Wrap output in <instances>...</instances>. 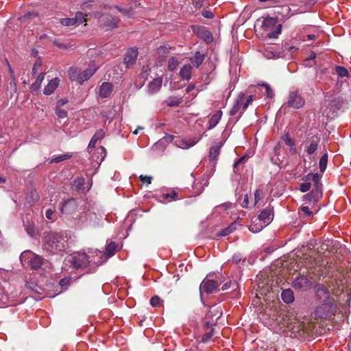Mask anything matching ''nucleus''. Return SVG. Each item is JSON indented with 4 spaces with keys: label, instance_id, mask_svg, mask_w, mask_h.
Segmentation results:
<instances>
[{
    "label": "nucleus",
    "instance_id": "f257e3e1",
    "mask_svg": "<svg viewBox=\"0 0 351 351\" xmlns=\"http://www.w3.org/2000/svg\"><path fill=\"white\" fill-rule=\"evenodd\" d=\"M97 256L102 257V252L95 250L92 252L91 256H88L86 253L78 252L74 254L71 261V265L75 269H84L89 265L90 262L96 265H101L104 260H97Z\"/></svg>",
    "mask_w": 351,
    "mask_h": 351
},
{
    "label": "nucleus",
    "instance_id": "f03ea898",
    "mask_svg": "<svg viewBox=\"0 0 351 351\" xmlns=\"http://www.w3.org/2000/svg\"><path fill=\"white\" fill-rule=\"evenodd\" d=\"M261 23V29L263 32L270 38H276L281 32L282 26L277 20L273 17H267L263 20H257L256 24Z\"/></svg>",
    "mask_w": 351,
    "mask_h": 351
},
{
    "label": "nucleus",
    "instance_id": "7ed1b4c3",
    "mask_svg": "<svg viewBox=\"0 0 351 351\" xmlns=\"http://www.w3.org/2000/svg\"><path fill=\"white\" fill-rule=\"evenodd\" d=\"M222 315V313L221 311H217L216 313H214V312L211 310H210L206 315V319H208L210 317H212L213 316H216L215 321H206L203 326V335L201 337V339L199 340L198 338H197V341L198 343H208L212 339L214 335V328L213 326L216 324L217 320L221 317Z\"/></svg>",
    "mask_w": 351,
    "mask_h": 351
},
{
    "label": "nucleus",
    "instance_id": "20e7f679",
    "mask_svg": "<svg viewBox=\"0 0 351 351\" xmlns=\"http://www.w3.org/2000/svg\"><path fill=\"white\" fill-rule=\"evenodd\" d=\"M20 261L23 265H27L32 270L40 269L44 263V258L42 256L29 250L21 253Z\"/></svg>",
    "mask_w": 351,
    "mask_h": 351
},
{
    "label": "nucleus",
    "instance_id": "39448f33",
    "mask_svg": "<svg viewBox=\"0 0 351 351\" xmlns=\"http://www.w3.org/2000/svg\"><path fill=\"white\" fill-rule=\"evenodd\" d=\"M311 178L314 182L315 188L310 193L303 196V200L306 204L314 205L322 197V191L319 176L317 173H315L311 176Z\"/></svg>",
    "mask_w": 351,
    "mask_h": 351
},
{
    "label": "nucleus",
    "instance_id": "423d86ee",
    "mask_svg": "<svg viewBox=\"0 0 351 351\" xmlns=\"http://www.w3.org/2000/svg\"><path fill=\"white\" fill-rule=\"evenodd\" d=\"M63 238L61 235L56 232H47L44 237V243L45 249L51 252L56 250H61L63 247Z\"/></svg>",
    "mask_w": 351,
    "mask_h": 351
},
{
    "label": "nucleus",
    "instance_id": "0eeeda50",
    "mask_svg": "<svg viewBox=\"0 0 351 351\" xmlns=\"http://www.w3.org/2000/svg\"><path fill=\"white\" fill-rule=\"evenodd\" d=\"M335 311L334 300L322 302L315 310V315L316 317L327 318L333 315Z\"/></svg>",
    "mask_w": 351,
    "mask_h": 351
},
{
    "label": "nucleus",
    "instance_id": "6e6552de",
    "mask_svg": "<svg viewBox=\"0 0 351 351\" xmlns=\"http://www.w3.org/2000/svg\"><path fill=\"white\" fill-rule=\"evenodd\" d=\"M287 104L290 108L299 109L304 106L305 100L298 90H294L289 93Z\"/></svg>",
    "mask_w": 351,
    "mask_h": 351
},
{
    "label": "nucleus",
    "instance_id": "1a4fd4ad",
    "mask_svg": "<svg viewBox=\"0 0 351 351\" xmlns=\"http://www.w3.org/2000/svg\"><path fill=\"white\" fill-rule=\"evenodd\" d=\"M312 287L311 280L306 276H300L297 277L292 282V287L295 289L305 291Z\"/></svg>",
    "mask_w": 351,
    "mask_h": 351
},
{
    "label": "nucleus",
    "instance_id": "9d476101",
    "mask_svg": "<svg viewBox=\"0 0 351 351\" xmlns=\"http://www.w3.org/2000/svg\"><path fill=\"white\" fill-rule=\"evenodd\" d=\"M95 16L97 18H101V24L109 29L117 27L118 23L119 22V19L118 18L114 17L110 14H106L105 16H101L99 13H97L95 14Z\"/></svg>",
    "mask_w": 351,
    "mask_h": 351
},
{
    "label": "nucleus",
    "instance_id": "9b49d317",
    "mask_svg": "<svg viewBox=\"0 0 351 351\" xmlns=\"http://www.w3.org/2000/svg\"><path fill=\"white\" fill-rule=\"evenodd\" d=\"M219 283L214 280L204 279L200 285V291L206 293H213L218 289Z\"/></svg>",
    "mask_w": 351,
    "mask_h": 351
},
{
    "label": "nucleus",
    "instance_id": "f8f14e48",
    "mask_svg": "<svg viewBox=\"0 0 351 351\" xmlns=\"http://www.w3.org/2000/svg\"><path fill=\"white\" fill-rule=\"evenodd\" d=\"M316 295L321 302L334 300V299L330 297L328 289L322 285H318L316 287Z\"/></svg>",
    "mask_w": 351,
    "mask_h": 351
},
{
    "label": "nucleus",
    "instance_id": "ddd939ff",
    "mask_svg": "<svg viewBox=\"0 0 351 351\" xmlns=\"http://www.w3.org/2000/svg\"><path fill=\"white\" fill-rule=\"evenodd\" d=\"M77 209V203L75 199H68L62 203L60 211L64 214H72Z\"/></svg>",
    "mask_w": 351,
    "mask_h": 351
},
{
    "label": "nucleus",
    "instance_id": "4468645a",
    "mask_svg": "<svg viewBox=\"0 0 351 351\" xmlns=\"http://www.w3.org/2000/svg\"><path fill=\"white\" fill-rule=\"evenodd\" d=\"M138 56V49L136 48H130L124 56V63L127 68L132 66L136 60Z\"/></svg>",
    "mask_w": 351,
    "mask_h": 351
},
{
    "label": "nucleus",
    "instance_id": "2eb2a0df",
    "mask_svg": "<svg viewBox=\"0 0 351 351\" xmlns=\"http://www.w3.org/2000/svg\"><path fill=\"white\" fill-rule=\"evenodd\" d=\"M199 140L200 138H178L175 141V145L181 149H189L194 146Z\"/></svg>",
    "mask_w": 351,
    "mask_h": 351
},
{
    "label": "nucleus",
    "instance_id": "dca6fc26",
    "mask_svg": "<svg viewBox=\"0 0 351 351\" xmlns=\"http://www.w3.org/2000/svg\"><path fill=\"white\" fill-rule=\"evenodd\" d=\"M98 67L95 64H89L88 67L83 71H80V84H82L84 82L90 79L91 76L97 71Z\"/></svg>",
    "mask_w": 351,
    "mask_h": 351
},
{
    "label": "nucleus",
    "instance_id": "f3484780",
    "mask_svg": "<svg viewBox=\"0 0 351 351\" xmlns=\"http://www.w3.org/2000/svg\"><path fill=\"white\" fill-rule=\"evenodd\" d=\"M273 219L272 210L270 208L264 209L261 214L257 217V220L264 223L267 226Z\"/></svg>",
    "mask_w": 351,
    "mask_h": 351
},
{
    "label": "nucleus",
    "instance_id": "a211bd4d",
    "mask_svg": "<svg viewBox=\"0 0 351 351\" xmlns=\"http://www.w3.org/2000/svg\"><path fill=\"white\" fill-rule=\"evenodd\" d=\"M160 201L162 203H167L179 199L178 193L173 189L169 191L162 192L160 195Z\"/></svg>",
    "mask_w": 351,
    "mask_h": 351
},
{
    "label": "nucleus",
    "instance_id": "6ab92c4d",
    "mask_svg": "<svg viewBox=\"0 0 351 351\" xmlns=\"http://www.w3.org/2000/svg\"><path fill=\"white\" fill-rule=\"evenodd\" d=\"M117 249V245L116 243L110 242L106 247L105 252H102L103 256L101 258L97 256V260H104V262H105L106 258H110L114 254Z\"/></svg>",
    "mask_w": 351,
    "mask_h": 351
},
{
    "label": "nucleus",
    "instance_id": "aec40b11",
    "mask_svg": "<svg viewBox=\"0 0 351 351\" xmlns=\"http://www.w3.org/2000/svg\"><path fill=\"white\" fill-rule=\"evenodd\" d=\"M223 143H215L212 145L209 152V160L210 161H217L218 160V156L220 154V149L222 147Z\"/></svg>",
    "mask_w": 351,
    "mask_h": 351
},
{
    "label": "nucleus",
    "instance_id": "412c9836",
    "mask_svg": "<svg viewBox=\"0 0 351 351\" xmlns=\"http://www.w3.org/2000/svg\"><path fill=\"white\" fill-rule=\"evenodd\" d=\"M162 78L156 77L150 82L148 84V93L149 94L156 93L160 90L162 86Z\"/></svg>",
    "mask_w": 351,
    "mask_h": 351
},
{
    "label": "nucleus",
    "instance_id": "4be33fe9",
    "mask_svg": "<svg viewBox=\"0 0 351 351\" xmlns=\"http://www.w3.org/2000/svg\"><path fill=\"white\" fill-rule=\"evenodd\" d=\"M59 83L60 79L58 77H55L51 80L47 85L45 87L43 93L46 95H51L58 86Z\"/></svg>",
    "mask_w": 351,
    "mask_h": 351
},
{
    "label": "nucleus",
    "instance_id": "5701e85b",
    "mask_svg": "<svg viewBox=\"0 0 351 351\" xmlns=\"http://www.w3.org/2000/svg\"><path fill=\"white\" fill-rule=\"evenodd\" d=\"M245 94L243 93H240L237 98L236 102L233 105L232 108L230 111V115L234 116L237 114L242 106L243 101H244Z\"/></svg>",
    "mask_w": 351,
    "mask_h": 351
},
{
    "label": "nucleus",
    "instance_id": "b1692460",
    "mask_svg": "<svg viewBox=\"0 0 351 351\" xmlns=\"http://www.w3.org/2000/svg\"><path fill=\"white\" fill-rule=\"evenodd\" d=\"M112 90V86L109 82H104L99 87V96L106 98L110 96Z\"/></svg>",
    "mask_w": 351,
    "mask_h": 351
},
{
    "label": "nucleus",
    "instance_id": "393cba45",
    "mask_svg": "<svg viewBox=\"0 0 351 351\" xmlns=\"http://www.w3.org/2000/svg\"><path fill=\"white\" fill-rule=\"evenodd\" d=\"M265 226L264 223L257 220V217H254L252 219V223L249 226V230L253 233H257L261 232Z\"/></svg>",
    "mask_w": 351,
    "mask_h": 351
},
{
    "label": "nucleus",
    "instance_id": "a878e982",
    "mask_svg": "<svg viewBox=\"0 0 351 351\" xmlns=\"http://www.w3.org/2000/svg\"><path fill=\"white\" fill-rule=\"evenodd\" d=\"M44 79L45 73H41L37 76L35 82L33 83L30 86V90L32 93H35L39 90Z\"/></svg>",
    "mask_w": 351,
    "mask_h": 351
},
{
    "label": "nucleus",
    "instance_id": "bb28decb",
    "mask_svg": "<svg viewBox=\"0 0 351 351\" xmlns=\"http://www.w3.org/2000/svg\"><path fill=\"white\" fill-rule=\"evenodd\" d=\"M222 114L221 110H218L210 117L208 123V130L214 128L218 124L221 119Z\"/></svg>",
    "mask_w": 351,
    "mask_h": 351
},
{
    "label": "nucleus",
    "instance_id": "cd10ccee",
    "mask_svg": "<svg viewBox=\"0 0 351 351\" xmlns=\"http://www.w3.org/2000/svg\"><path fill=\"white\" fill-rule=\"evenodd\" d=\"M192 66L191 64H184L180 71V75L184 80H189L191 77Z\"/></svg>",
    "mask_w": 351,
    "mask_h": 351
},
{
    "label": "nucleus",
    "instance_id": "c85d7f7f",
    "mask_svg": "<svg viewBox=\"0 0 351 351\" xmlns=\"http://www.w3.org/2000/svg\"><path fill=\"white\" fill-rule=\"evenodd\" d=\"M205 56L199 51H197L194 56L190 58V61L196 68H198L204 62Z\"/></svg>",
    "mask_w": 351,
    "mask_h": 351
},
{
    "label": "nucleus",
    "instance_id": "c756f323",
    "mask_svg": "<svg viewBox=\"0 0 351 351\" xmlns=\"http://www.w3.org/2000/svg\"><path fill=\"white\" fill-rule=\"evenodd\" d=\"M282 300L287 304L292 303L294 300L293 292L291 289L283 290L281 293Z\"/></svg>",
    "mask_w": 351,
    "mask_h": 351
},
{
    "label": "nucleus",
    "instance_id": "7c9ffc66",
    "mask_svg": "<svg viewBox=\"0 0 351 351\" xmlns=\"http://www.w3.org/2000/svg\"><path fill=\"white\" fill-rule=\"evenodd\" d=\"M282 141L291 147L290 152L295 154L297 152V149L295 147V141L293 140L288 133L285 134L282 137Z\"/></svg>",
    "mask_w": 351,
    "mask_h": 351
},
{
    "label": "nucleus",
    "instance_id": "2f4dec72",
    "mask_svg": "<svg viewBox=\"0 0 351 351\" xmlns=\"http://www.w3.org/2000/svg\"><path fill=\"white\" fill-rule=\"evenodd\" d=\"M80 69L77 67H71L68 71L70 80L77 81L80 84Z\"/></svg>",
    "mask_w": 351,
    "mask_h": 351
},
{
    "label": "nucleus",
    "instance_id": "473e14b6",
    "mask_svg": "<svg viewBox=\"0 0 351 351\" xmlns=\"http://www.w3.org/2000/svg\"><path fill=\"white\" fill-rule=\"evenodd\" d=\"M278 13L281 14L282 15L283 18H285V19H289L291 16H292L293 15L296 14V12H291V8L287 5L281 7L280 11H278Z\"/></svg>",
    "mask_w": 351,
    "mask_h": 351
},
{
    "label": "nucleus",
    "instance_id": "72a5a7b5",
    "mask_svg": "<svg viewBox=\"0 0 351 351\" xmlns=\"http://www.w3.org/2000/svg\"><path fill=\"white\" fill-rule=\"evenodd\" d=\"M182 101V99L181 97L170 96L167 100V105L170 107L178 106L181 104Z\"/></svg>",
    "mask_w": 351,
    "mask_h": 351
},
{
    "label": "nucleus",
    "instance_id": "f704fd0d",
    "mask_svg": "<svg viewBox=\"0 0 351 351\" xmlns=\"http://www.w3.org/2000/svg\"><path fill=\"white\" fill-rule=\"evenodd\" d=\"M319 140L313 141L311 143L306 146V152L308 155L313 154L318 148Z\"/></svg>",
    "mask_w": 351,
    "mask_h": 351
},
{
    "label": "nucleus",
    "instance_id": "c9c22d12",
    "mask_svg": "<svg viewBox=\"0 0 351 351\" xmlns=\"http://www.w3.org/2000/svg\"><path fill=\"white\" fill-rule=\"evenodd\" d=\"M86 14L84 15L82 12H77L75 14V17L73 18L75 25H78L84 22L86 23Z\"/></svg>",
    "mask_w": 351,
    "mask_h": 351
},
{
    "label": "nucleus",
    "instance_id": "e433bc0d",
    "mask_svg": "<svg viewBox=\"0 0 351 351\" xmlns=\"http://www.w3.org/2000/svg\"><path fill=\"white\" fill-rule=\"evenodd\" d=\"M336 73L341 77H348V70L342 66H336L335 67Z\"/></svg>",
    "mask_w": 351,
    "mask_h": 351
},
{
    "label": "nucleus",
    "instance_id": "4c0bfd02",
    "mask_svg": "<svg viewBox=\"0 0 351 351\" xmlns=\"http://www.w3.org/2000/svg\"><path fill=\"white\" fill-rule=\"evenodd\" d=\"M258 86H263L265 88L266 95L268 98L272 99L274 97L275 94L271 88L270 87V86L267 83L258 84Z\"/></svg>",
    "mask_w": 351,
    "mask_h": 351
},
{
    "label": "nucleus",
    "instance_id": "58836bf2",
    "mask_svg": "<svg viewBox=\"0 0 351 351\" xmlns=\"http://www.w3.org/2000/svg\"><path fill=\"white\" fill-rule=\"evenodd\" d=\"M327 162H328V154L326 153L324 154L322 158L319 160V170L322 172H324L327 166Z\"/></svg>",
    "mask_w": 351,
    "mask_h": 351
},
{
    "label": "nucleus",
    "instance_id": "ea45409f",
    "mask_svg": "<svg viewBox=\"0 0 351 351\" xmlns=\"http://www.w3.org/2000/svg\"><path fill=\"white\" fill-rule=\"evenodd\" d=\"M178 64V60L175 57H172L168 61V69L169 71H173L176 69Z\"/></svg>",
    "mask_w": 351,
    "mask_h": 351
},
{
    "label": "nucleus",
    "instance_id": "a19ab883",
    "mask_svg": "<svg viewBox=\"0 0 351 351\" xmlns=\"http://www.w3.org/2000/svg\"><path fill=\"white\" fill-rule=\"evenodd\" d=\"M55 112L60 119H64L68 116L67 111L62 109L61 107L59 106L56 107Z\"/></svg>",
    "mask_w": 351,
    "mask_h": 351
},
{
    "label": "nucleus",
    "instance_id": "79ce46f5",
    "mask_svg": "<svg viewBox=\"0 0 351 351\" xmlns=\"http://www.w3.org/2000/svg\"><path fill=\"white\" fill-rule=\"evenodd\" d=\"M264 197V192L261 189H256L254 191V205H256Z\"/></svg>",
    "mask_w": 351,
    "mask_h": 351
},
{
    "label": "nucleus",
    "instance_id": "37998d69",
    "mask_svg": "<svg viewBox=\"0 0 351 351\" xmlns=\"http://www.w3.org/2000/svg\"><path fill=\"white\" fill-rule=\"evenodd\" d=\"M162 300L158 295L153 296L150 299V304L153 307L160 306L162 304Z\"/></svg>",
    "mask_w": 351,
    "mask_h": 351
},
{
    "label": "nucleus",
    "instance_id": "c03bdc74",
    "mask_svg": "<svg viewBox=\"0 0 351 351\" xmlns=\"http://www.w3.org/2000/svg\"><path fill=\"white\" fill-rule=\"evenodd\" d=\"M235 230V224L232 223L229 227L224 228L219 232L220 236H227Z\"/></svg>",
    "mask_w": 351,
    "mask_h": 351
},
{
    "label": "nucleus",
    "instance_id": "a18cd8bd",
    "mask_svg": "<svg viewBox=\"0 0 351 351\" xmlns=\"http://www.w3.org/2000/svg\"><path fill=\"white\" fill-rule=\"evenodd\" d=\"M60 23L64 26L76 25L73 18H64L60 19Z\"/></svg>",
    "mask_w": 351,
    "mask_h": 351
},
{
    "label": "nucleus",
    "instance_id": "49530a36",
    "mask_svg": "<svg viewBox=\"0 0 351 351\" xmlns=\"http://www.w3.org/2000/svg\"><path fill=\"white\" fill-rule=\"evenodd\" d=\"M171 49V48L170 46H169L168 45H165L158 47L157 51L159 55L162 56L166 53H169L170 52Z\"/></svg>",
    "mask_w": 351,
    "mask_h": 351
},
{
    "label": "nucleus",
    "instance_id": "de8ad7c7",
    "mask_svg": "<svg viewBox=\"0 0 351 351\" xmlns=\"http://www.w3.org/2000/svg\"><path fill=\"white\" fill-rule=\"evenodd\" d=\"M300 211L304 214V217H312L313 215V213L310 210L308 206L302 205L300 208Z\"/></svg>",
    "mask_w": 351,
    "mask_h": 351
},
{
    "label": "nucleus",
    "instance_id": "09e8293b",
    "mask_svg": "<svg viewBox=\"0 0 351 351\" xmlns=\"http://www.w3.org/2000/svg\"><path fill=\"white\" fill-rule=\"evenodd\" d=\"M116 9H117L120 12H121L123 15L130 16L132 15L133 12L130 8H121L119 6H114Z\"/></svg>",
    "mask_w": 351,
    "mask_h": 351
},
{
    "label": "nucleus",
    "instance_id": "8fccbe9b",
    "mask_svg": "<svg viewBox=\"0 0 351 351\" xmlns=\"http://www.w3.org/2000/svg\"><path fill=\"white\" fill-rule=\"evenodd\" d=\"M105 136V132L102 129L97 130L93 135V138L97 141L101 140Z\"/></svg>",
    "mask_w": 351,
    "mask_h": 351
},
{
    "label": "nucleus",
    "instance_id": "3c124183",
    "mask_svg": "<svg viewBox=\"0 0 351 351\" xmlns=\"http://www.w3.org/2000/svg\"><path fill=\"white\" fill-rule=\"evenodd\" d=\"M139 179L143 183L149 184L152 182V177L149 176L141 175L139 176Z\"/></svg>",
    "mask_w": 351,
    "mask_h": 351
},
{
    "label": "nucleus",
    "instance_id": "603ef678",
    "mask_svg": "<svg viewBox=\"0 0 351 351\" xmlns=\"http://www.w3.org/2000/svg\"><path fill=\"white\" fill-rule=\"evenodd\" d=\"M254 98L252 95H249L245 102L243 101L242 108L243 110H245L249 105L253 101Z\"/></svg>",
    "mask_w": 351,
    "mask_h": 351
},
{
    "label": "nucleus",
    "instance_id": "864d4df0",
    "mask_svg": "<svg viewBox=\"0 0 351 351\" xmlns=\"http://www.w3.org/2000/svg\"><path fill=\"white\" fill-rule=\"evenodd\" d=\"M70 156L67 154L61 155L58 157H56L51 160V162H60L64 160L69 159Z\"/></svg>",
    "mask_w": 351,
    "mask_h": 351
},
{
    "label": "nucleus",
    "instance_id": "5fc2aeb1",
    "mask_svg": "<svg viewBox=\"0 0 351 351\" xmlns=\"http://www.w3.org/2000/svg\"><path fill=\"white\" fill-rule=\"evenodd\" d=\"M311 188V184L310 182H303L300 186V190L302 192H306L309 191Z\"/></svg>",
    "mask_w": 351,
    "mask_h": 351
},
{
    "label": "nucleus",
    "instance_id": "6e6d98bb",
    "mask_svg": "<svg viewBox=\"0 0 351 351\" xmlns=\"http://www.w3.org/2000/svg\"><path fill=\"white\" fill-rule=\"evenodd\" d=\"M71 278H70V277L62 278L59 282V285L62 287H66V286L71 285Z\"/></svg>",
    "mask_w": 351,
    "mask_h": 351
},
{
    "label": "nucleus",
    "instance_id": "4d7b16f0",
    "mask_svg": "<svg viewBox=\"0 0 351 351\" xmlns=\"http://www.w3.org/2000/svg\"><path fill=\"white\" fill-rule=\"evenodd\" d=\"M42 65V62L40 59H37L35 63L34 64L32 68V74L34 75L37 73V71L40 68Z\"/></svg>",
    "mask_w": 351,
    "mask_h": 351
},
{
    "label": "nucleus",
    "instance_id": "13d9d810",
    "mask_svg": "<svg viewBox=\"0 0 351 351\" xmlns=\"http://www.w3.org/2000/svg\"><path fill=\"white\" fill-rule=\"evenodd\" d=\"M92 6L93 3L91 1H86L81 5V9L84 12H87L92 8Z\"/></svg>",
    "mask_w": 351,
    "mask_h": 351
},
{
    "label": "nucleus",
    "instance_id": "bf43d9fd",
    "mask_svg": "<svg viewBox=\"0 0 351 351\" xmlns=\"http://www.w3.org/2000/svg\"><path fill=\"white\" fill-rule=\"evenodd\" d=\"M247 157L246 156H242V157H241V158H238V159L235 161V162H234V168H237V166H238L239 164L245 162L247 161Z\"/></svg>",
    "mask_w": 351,
    "mask_h": 351
},
{
    "label": "nucleus",
    "instance_id": "052dcab7",
    "mask_svg": "<svg viewBox=\"0 0 351 351\" xmlns=\"http://www.w3.org/2000/svg\"><path fill=\"white\" fill-rule=\"evenodd\" d=\"M5 62H6V63H7L8 68V71H9V73H10V76H11V77H12V81H13L14 82H15V81H16V77H15L14 72V71L12 70V69L11 68V66H10V63H9L8 60H5ZM16 84V83H14V84Z\"/></svg>",
    "mask_w": 351,
    "mask_h": 351
},
{
    "label": "nucleus",
    "instance_id": "680f3d73",
    "mask_svg": "<svg viewBox=\"0 0 351 351\" xmlns=\"http://www.w3.org/2000/svg\"><path fill=\"white\" fill-rule=\"evenodd\" d=\"M242 260V256L240 254H235L232 256V262L235 264H238Z\"/></svg>",
    "mask_w": 351,
    "mask_h": 351
},
{
    "label": "nucleus",
    "instance_id": "e2e57ef3",
    "mask_svg": "<svg viewBox=\"0 0 351 351\" xmlns=\"http://www.w3.org/2000/svg\"><path fill=\"white\" fill-rule=\"evenodd\" d=\"M202 16L207 19H212L213 17V14L210 10H204L202 12Z\"/></svg>",
    "mask_w": 351,
    "mask_h": 351
},
{
    "label": "nucleus",
    "instance_id": "0e129e2a",
    "mask_svg": "<svg viewBox=\"0 0 351 351\" xmlns=\"http://www.w3.org/2000/svg\"><path fill=\"white\" fill-rule=\"evenodd\" d=\"M249 204V198L248 195H245L244 199L242 201L241 206L243 208H247Z\"/></svg>",
    "mask_w": 351,
    "mask_h": 351
},
{
    "label": "nucleus",
    "instance_id": "69168bd1",
    "mask_svg": "<svg viewBox=\"0 0 351 351\" xmlns=\"http://www.w3.org/2000/svg\"><path fill=\"white\" fill-rule=\"evenodd\" d=\"M54 210H51V209H48L47 211H46V217L49 219V220H52L53 219V217L52 216L54 215Z\"/></svg>",
    "mask_w": 351,
    "mask_h": 351
},
{
    "label": "nucleus",
    "instance_id": "338daca9",
    "mask_svg": "<svg viewBox=\"0 0 351 351\" xmlns=\"http://www.w3.org/2000/svg\"><path fill=\"white\" fill-rule=\"evenodd\" d=\"M68 103V100L66 99H60L56 103V106L62 107Z\"/></svg>",
    "mask_w": 351,
    "mask_h": 351
},
{
    "label": "nucleus",
    "instance_id": "774afa93",
    "mask_svg": "<svg viewBox=\"0 0 351 351\" xmlns=\"http://www.w3.org/2000/svg\"><path fill=\"white\" fill-rule=\"evenodd\" d=\"M84 180L83 178H78V179H76L75 181V183L76 184L77 187L78 189L81 188V186L84 184Z\"/></svg>",
    "mask_w": 351,
    "mask_h": 351
}]
</instances>
